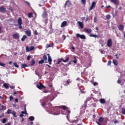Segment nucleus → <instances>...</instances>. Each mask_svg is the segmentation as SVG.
<instances>
[{"instance_id": "052dcab7", "label": "nucleus", "mask_w": 125, "mask_h": 125, "mask_svg": "<svg viewBox=\"0 0 125 125\" xmlns=\"http://www.w3.org/2000/svg\"><path fill=\"white\" fill-rule=\"evenodd\" d=\"M23 116H24V114H22L21 113V114H20V117H21V118H22Z\"/></svg>"}, {"instance_id": "39448f33", "label": "nucleus", "mask_w": 125, "mask_h": 125, "mask_svg": "<svg viewBox=\"0 0 125 125\" xmlns=\"http://www.w3.org/2000/svg\"><path fill=\"white\" fill-rule=\"evenodd\" d=\"M77 38H80L82 40H85V36L84 35H81L79 33L76 34Z\"/></svg>"}, {"instance_id": "20e7f679", "label": "nucleus", "mask_w": 125, "mask_h": 125, "mask_svg": "<svg viewBox=\"0 0 125 125\" xmlns=\"http://www.w3.org/2000/svg\"><path fill=\"white\" fill-rule=\"evenodd\" d=\"M113 45V41L112 39H108L107 42V46L108 47H111Z\"/></svg>"}, {"instance_id": "c756f323", "label": "nucleus", "mask_w": 125, "mask_h": 125, "mask_svg": "<svg viewBox=\"0 0 125 125\" xmlns=\"http://www.w3.org/2000/svg\"><path fill=\"white\" fill-rule=\"evenodd\" d=\"M122 115H125V108H122Z\"/></svg>"}, {"instance_id": "6ab92c4d", "label": "nucleus", "mask_w": 125, "mask_h": 125, "mask_svg": "<svg viewBox=\"0 0 125 125\" xmlns=\"http://www.w3.org/2000/svg\"><path fill=\"white\" fill-rule=\"evenodd\" d=\"M3 86H4V88H6V89H8L9 88V85L7 84L6 83H4L3 84Z\"/></svg>"}, {"instance_id": "c9c22d12", "label": "nucleus", "mask_w": 125, "mask_h": 125, "mask_svg": "<svg viewBox=\"0 0 125 125\" xmlns=\"http://www.w3.org/2000/svg\"><path fill=\"white\" fill-rule=\"evenodd\" d=\"M14 66L15 67H17V68H19V65H18V64H17V62H14Z\"/></svg>"}, {"instance_id": "e2e57ef3", "label": "nucleus", "mask_w": 125, "mask_h": 125, "mask_svg": "<svg viewBox=\"0 0 125 125\" xmlns=\"http://www.w3.org/2000/svg\"><path fill=\"white\" fill-rule=\"evenodd\" d=\"M100 51L101 53H102V54H103L104 53L102 50H100Z\"/></svg>"}, {"instance_id": "a19ab883", "label": "nucleus", "mask_w": 125, "mask_h": 125, "mask_svg": "<svg viewBox=\"0 0 125 125\" xmlns=\"http://www.w3.org/2000/svg\"><path fill=\"white\" fill-rule=\"evenodd\" d=\"M78 122H79V120H73V121H72V123L73 124H77V123H78Z\"/></svg>"}, {"instance_id": "6e6552de", "label": "nucleus", "mask_w": 125, "mask_h": 125, "mask_svg": "<svg viewBox=\"0 0 125 125\" xmlns=\"http://www.w3.org/2000/svg\"><path fill=\"white\" fill-rule=\"evenodd\" d=\"M13 38L15 40H19V39L20 38V36H19V34L14 33L13 34Z\"/></svg>"}, {"instance_id": "3c124183", "label": "nucleus", "mask_w": 125, "mask_h": 125, "mask_svg": "<svg viewBox=\"0 0 125 125\" xmlns=\"http://www.w3.org/2000/svg\"><path fill=\"white\" fill-rule=\"evenodd\" d=\"M93 85H94V86H95V85H98V83H97V82H94V83H93Z\"/></svg>"}, {"instance_id": "bf43d9fd", "label": "nucleus", "mask_w": 125, "mask_h": 125, "mask_svg": "<svg viewBox=\"0 0 125 125\" xmlns=\"http://www.w3.org/2000/svg\"><path fill=\"white\" fill-rule=\"evenodd\" d=\"M106 18L109 20V19H111V16H106Z\"/></svg>"}, {"instance_id": "a878e982", "label": "nucleus", "mask_w": 125, "mask_h": 125, "mask_svg": "<svg viewBox=\"0 0 125 125\" xmlns=\"http://www.w3.org/2000/svg\"><path fill=\"white\" fill-rule=\"evenodd\" d=\"M43 60L44 61H47V57L46 56V55H44L43 56Z\"/></svg>"}, {"instance_id": "ea45409f", "label": "nucleus", "mask_w": 125, "mask_h": 125, "mask_svg": "<svg viewBox=\"0 0 125 125\" xmlns=\"http://www.w3.org/2000/svg\"><path fill=\"white\" fill-rule=\"evenodd\" d=\"M34 35H35L36 36H38V35H39V33H38V31H37V30H36L34 32Z\"/></svg>"}, {"instance_id": "2f4dec72", "label": "nucleus", "mask_w": 125, "mask_h": 125, "mask_svg": "<svg viewBox=\"0 0 125 125\" xmlns=\"http://www.w3.org/2000/svg\"><path fill=\"white\" fill-rule=\"evenodd\" d=\"M74 59L75 60L73 61L72 62H73V63H74L75 64H77V62H78V60H77V58H76V57H74Z\"/></svg>"}, {"instance_id": "a18cd8bd", "label": "nucleus", "mask_w": 125, "mask_h": 125, "mask_svg": "<svg viewBox=\"0 0 125 125\" xmlns=\"http://www.w3.org/2000/svg\"><path fill=\"white\" fill-rule=\"evenodd\" d=\"M7 114H11V110L8 109V111H7Z\"/></svg>"}, {"instance_id": "ddd939ff", "label": "nucleus", "mask_w": 125, "mask_h": 125, "mask_svg": "<svg viewBox=\"0 0 125 125\" xmlns=\"http://www.w3.org/2000/svg\"><path fill=\"white\" fill-rule=\"evenodd\" d=\"M25 34L28 36V37H31L32 33L31 32V30H26L25 31Z\"/></svg>"}, {"instance_id": "4468645a", "label": "nucleus", "mask_w": 125, "mask_h": 125, "mask_svg": "<svg viewBox=\"0 0 125 125\" xmlns=\"http://www.w3.org/2000/svg\"><path fill=\"white\" fill-rule=\"evenodd\" d=\"M50 100V98L49 97V96H47V97H44V101H45V102H48V101H49Z\"/></svg>"}, {"instance_id": "7c9ffc66", "label": "nucleus", "mask_w": 125, "mask_h": 125, "mask_svg": "<svg viewBox=\"0 0 125 125\" xmlns=\"http://www.w3.org/2000/svg\"><path fill=\"white\" fill-rule=\"evenodd\" d=\"M11 114L15 117V118H17V116H16V112L15 111H13L11 112Z\"/></svg>"}, {"instance_id": "5fc2aeb1", "label": "nucleus", "mask_w": 125, "mask_h": 125, "mask_svg": "<svg viewBox=\"0 0 125 125\" xmlns=\"http://www.w3.org/2000/svg\"><path fill=\"white\" fill-rule=\"evenodd\" d=\"M115 57H116V59H119V57L118 56V54H116L115 55Z\"/></svg>"}, {"instance_id": "774afa93", "label": "nucleus", "mask_w": 125, "mask_h": 125, "mask_svg": "<svg viewBox=\"0 0 125 125\" xmlns=\"http://www.w3.org/2000/svg\"><path fill=\"white\" fill-rule=\"evenodd\" d=\"M88 20H89V18H87L86 19V21H88Z\"/></svg>"}, {"instance_id": "72a5a7b5", "label": "nucleus", "mask_w": 125, "mask_h": 125, "mask_svg": "<svg viewBox=\"0 0 125 125\" xmlns=\"http://www.w3.org/2000/svg\"><path fill=\"white\" fill-rule=\"evenodd\" d=\"M43 18L45 19V23L47 24V22H48V19H47V18H46L45 17H44Z\"/></svg>"}, {"instance_id": "79ce46f5", "label": "nucleus", "mask_w": 125, "mask_h": 125, "mask_svg": "<svg viewBox=\"0 0 125 125\" xmlns=\"http://www.w3.org/2000/svg\"><path fill=\"white\" fill-rule=\"evenodd\" d=\"M32 58V57L30 55L28 56L27 57V60L29 61Z\"/></svg>"}, {"instance_id": "4d7b16f0", "label": "nucleus", "mask_w": 125, "mask_h": 125, "mask_svg": "<svg viewBox=\"0 0 125 125\" xmlns=\"http://www.w3.org/2000/svg\"><path fill=\"white\" fill-rule=\"evenodd\" d=\"M43 92L44 93H47V92H48V90H44L43 91Z\"/></svg>"}, {"instance_id": "49530a36", "label": "nucleus", "mask_w": 125, "mask_h": 125, "mask_svg": "<svg viewBox=\"0 0 125 125\" xmlns=\"http://www.w3.org/2000/svg\"><path fill=\"white\" fill-rule=\"evenodd\" d=\"M81 2L82 4H84L85 3V0H81Z\"/></svg>"}, {"instance_id": "864d4df0", "label": "nucleus", "mask_w": 125, "mask_h": 125, "mask_svg": "<svg viewBox=\"0 0 125 125\" xmlns=\"http://www.w3.org/2000/svg\"><path fill=\"white\" fill-rule=\"evenodd\" d=\"M28 16H33V13H29L28 14Z\"/></svg>"}, {"instance_id": "8fccbe9b", "label": "nucleus", "mask_w": 125, "mask_h": 125, "mask_svg": "<svg viewBox=\"0 0 125 125\" xmlns=\"http://www.w3.org/2000/svg\"><path fill=\"white\" fill-rule=\"evenodd\" d=\"M13 100V97L12 96H10V101Z\"/></svg>"}, {"instance_id": "338daca9", "label": "nucleus", "mask_w": 125, "mask_h": 125, "mask_svg": "<svg viewBox=\"0 0 125 125\" xmlns=\"http://www.w3.org/2000/svg\"><path fill=\"white\" fill-rule=\"evenodd\" d=\"M114 123L115 124H117V123H118V121L117 120H115V121H114Z\"/></svg>"}, {"instance_id": "9b49d317", "label": "nucleus", "mask_w": 125, "mask_h": 125, "mask_svg": "<svg viewBox=\"0 0 125 125\" xmlns=\"http://www.w3.org/2000/svg\"><path fill=\"white\" fill-rule=\"evenodd\" d=\"M118 29L120 31H124V29H125V26L123 24H120L118 26Z\"/></svg>"}, {"instance_id": "f03ea898", "label": "nucleus", "mask_w": 125, "mask_h": 125, "mask_svg": "<svg viewBox=\"0 0 125 125\" xmlns=\"http://www.w3.org/2000/svg\"><path fill=\"white\" fill-rule=\"evenodd\" d=\"M36 86L37 88H39V89H44L45 88V86L43 85L41 82L39 83V84H37Z\"/></svg>"}, {"instance_id": "4c0bfd02", "label": "nucleus", "mask_w": 125, "mask_h": 125, "mask_svg": "<svg viewBox=\"0 0 125 125\" xmlns=\"http://www.w3.org/2000/svg\"><path fill=\"white\" fill-rule=\"evenodd\" d=\"M69 84H70V80H68L66 81L65 85H68Z\"/></svg>"}, {"instance_id": "f3484780", "label": "nucleus", "mask_w": 125, "mask_h": 125, "mask_svg": "<svg viewBox=\"0 0 125 125\" xmlns=\"http://www.w3.org/2000/svg\"><path fill=\"white\" fill-rule=\"evenodd\" d=\"M67 25V21H63L61 25V27H62V28H63V27H65V26H66Z\"/></svg>"}, {"instance_id": "680f3d73", "label": "nucleus", "mask_w": 125, "mask_h": 125, "mask_svg": "<svg viewBox=\"0 0 125 125\" xmlns=\"http://www.w3.org/2000/svg\"><path fill=\"white\" fill-rule=\"evenodd\" d=\"M8 9H9V10H11V11H12V8H11V7H9L8 8Z\"/></svg>"}, {"instance_id": "473e14b6", "label": "nucleus", "mask_w": 125, "mask_h": 125, "mask_svg": "<svg viewBox=\"0 0 125 125\" xmlns=\"http://www.w3.org/2000/svg\"><path fill=\"white\" fill-rule=\"evenodd\" d=\"M47 15V13L46 12V11L44 10L42 14V16H46Z\"/></svg>"}, {"instance_id": "b1692460", "label": "nucleus", "mask_w": 125, "mask_h": 125, "mask_svg": "<svg viewBox=\"0 0 125 125\" xmlns=\"http://www.w3.org/2000/svg\"><path fill=\"white\" fill-rule=\"evenodd\" d=\"M30 64L31 66L35 65V64H36V61L32 59L30 62Z\"/></svg>"}, {"instance_id": "f257e3e1", "label": "nucleus", "mask_w": 125, "mask_h": 125, "mask_svg": "<svg viewBox=\"0 0 125 125\" xmlns=\"http://www.w3.org/2000/svg\"><path fill=\"white\" fill-rule=\"evenodd\" d=\"M22 24H23L22 19L21 18H19L18 20V26L20 30L23 28V27H22Z\"/></svg>"}, {"instance_id": "58836bf2", "label": "nucleus", "mask_w": 125, "mask_h": 125, "mask_svg": "<svg viewBox=\"0 0 125 125\" xmlns=\"http://www.w3.org/2000/svg\"><path fill=\"white\" fill-rule=\"evenodd\" d=\"M111 64H112V61H109L107 63V66H111Z\"/></svg>"}, {"instance_id": "aec40b11", "label": "nucleus", "mask_w": 125, "mask_h": 125, "mask_svg": "<svg viewBox=\"0 0 125 125\" xmlns=\"http://www.w3.org/2000/svg\"><path fill=\"white\" fill-rule=\"evenodd\" d=\"M112 62L115 65V66H118V61H117V60H113Z\"/></svg>"}, {"instance_id": "393cba45", "label": "nucleus", "mask_w": 125, "mask_h": 125, "mask_svg": "<svg viewBox=\"0 0 125 125\" xmlns=\"http://www.w3.org/2000/svg\"><path fill=\"white\" fill-rule=\"evenodd\" d=\"M53 45H54V44L53 43H52V45L49 44H46V47L47 48H48L49 47H51L52 46H53Z\"/></svg>"}, {"instance_id": "4be33fe9", "label": "nucleus", "mask_w": 125, "mask_h": 125, "mask_svg": "<svg viewBox=\"0 0 125 125\" xmlns=\"http://www.w3.org/2000/svg\"><path fill=\"white\" fill-rule=\"evenodd\" d=\"M100 103H101V104H104V103H105V99H100Z\"/></svg>"}, {"instance_id": "f8f14e48", "label": "nucleus", "mask_w": 125, "mask_h": 125, "mask_svg": "<svg viewBox=\"0 0 125 125\" xmlns=\"http://www.w3.org/2000/svg\"><path fill=\"white\" fill-rule=\"evenodd\" d=\"M110 2L111 3H114V4H118L119 3V0H110Z\"/></svg>"}, {"instance_id": "412c9836", "label": "nucleus", "mask_w": 125, "mask_h": 125, "mask_svg": "<svg viewBox=\"0 0 125 125\" xmlns=\"http://www.w3.org/2000/svg\"><path fill=\"white\" fill-rule=\"evenodd\" d=\"M27 39V36L23 35V37L21 39V42H24L25 40Z\"/></svg>"}, {"instance_id": "1a4fd4ad", "label": "nucleus", "mask_w": 125, "mask_h": 125, "mask_svg": "<svg viewBox=\"0 0 125 125\" xmlns=\"http://www.w3.org/2000/svg\"><path fill=\"white\" fill-rule=\"evenodd\" d=\"M96 5V3L95 1L92 2L91 7H90L89 10H92L93 8L95 7V5Z\"/></svg>"}, {"instance_id": "69168bd1", "label": "nucleus", "mask_w": 125, "mask_h": 125, "mask_svg": "<svg viewBox=\"0 0 125 125\" xmlns=\"http://www.w3.org/2000/svg\"><path fill=\"white\" fill-rule=\"evenodd\" d=\"M15 101L16 102H18V99H15Z\"/></svg>"}, {"instance_id": "bb28decb", "label": "nucleus", "mask_w": 125, "mask_h": 125, "mask_svg": "<svg viewBox=\"0 0 125 125\" xmlns=\"http://www.w3.org/2000/svg\"><path fill=\"white\" fill-rule=\"evenodd\" d=\"M61 108H62L63 110H68V108H67V107H66V106L65 105H62L61 106Z\"/></svg>"}, {"instance_id": "c85d7f7f", "label": "nucleus", "mask_w": 125, "mask_h": 125, "mask_svg": "<svg viewBox=\"0 0 125 125\" xmlns=\"http://www.w3.org/2000/svg\"><path fill=\"white\" fill-rule=\"evenodd\" d=\"M29 120H30V121L31 122H33V121H34L35 120V117H34V116H30L29 118Z\"/></svg>"}, {"instance_id": "0e129e2a", "label": "nucleus", "mask_w": 125, "mask_h": 125, "mask_svg": "<svg viewBox=\"0 0 125 125\" xmlns=\"http://www.w3.org/2000/svg\"><path fill=\"white\" fill-rule=\"evenodd\" d=\"M58 63H61V62H62L61 61V59H59L58 61Z\"/></svg>"}, {"instance_id": "6e6d98bb", "label": "nucleus", "mask_w": 125, "mask_h": 125, "mask_svg": "<svg viewBox=\"0 0 125 125\" xmlns=\"http://www.w3.org/2000/svg\"><path fill=\"white\" fill-rule=\"evenodd\" d=\"M117 83H122V81L120 80H118L117 81Z\"/></svg>"}, {"instance_id": "a211bd4d", "label": "nucleus", "mask_w": 125, "mask_h": 125, "mask_svg": "<svg viewBox=\"0 0 125 125\" xmlns=\"http://www.w3.org/2000/svg\"><path fill=\"white\" fill-rule=\"evenodd\" d=\"M78 23L80 28H81V29H83V23L81 21H78Z\"/></svg>"}, {"instance_id": "423d86ee", "label": "nucleus", "mask_w": 125, "mask_h": 125, "mask_svg": "<svg viewBox=\"0 0 125 125\" xmlns=\"http://www.w3.org/2000/svg\"><path fill=\"white\" fill-rule=\"evenodd\" d=\"M70 6H71V1H70V0H67L65 3L64 8L70 7Z\"/></svg>"}, {"instance_id": "c03bdc74", "label": "nucleus", "mask_w": 125, "mask_h": 125, "mask_svg": "<svg viewBox=\"0 0 125 125\" xmlns=\"http://www.w3.org/2000/svg\"><path fill=\"white\" fill-rule=\"evenodd\" d=\"M0 66H1L2 67H3L4 66H5V64L2 63V62H0Z\"/></svg>"}, {"instance_id": "2eb2a0df", "label": "nucleus", "mask_w": 125, "mask_h": 125, "mask_svg": "<svg viewBox=\"0 0 125 125\" xmlns=\"http://www.w3.org/2000/svg\"><path fill=\"white\" fill-rule=\"evenodd\" d=\"M84 31H85V32H86L88 34H91V32H92V30L90 29H88V28H84Z\"/></svg>"}, {"instance_id": "0eeeda50", "label": "nucleus", "mask_w": 125, "mask_h": 125, "mask_svg": "<svg viewBox=\"0 0 125 125\" xmlns=\"http://www.w3.org/2000/svg\"><path fill=\"white\" fill-rule=\"evenodd\" d=\"M47 55H48V62H49V65H51L52 64V59H51V57H50L49 54H47Z\"/></svg>"}, {"instance_id": "f704fd0d", "label": "nucleus", "mask_w": 125, "mask_h": 125, "mask_svg": "<svg viewBox=\"0 0 125 125\" xmlns=\"http://www.w3.org/2000/svg\"><path fill=\"white\" fill-rule=\"evenodd\" d=\"M7 121V120L5 118H3L2 119V124H5V123H6V121Z\"/></svg>"}, {"instance_id": "09e8293b", "label": "nucleus", "mask_w": 125, "mask_h": 125, "mask_svg": "<svg viewBox=\"0 0 125 125\" xmlns=\"http://www.w3.org/2000/svg\"><path fill=\"white\" fill-rule=\"evenodd\" d=\"M45 105H46L45 102H43L42 103V106H45Z\"/></svg>"}, {"instance_id": "37998d69", "label": "nucleus", "mask_w": 125, "mask_h": 125, "mask_svg": "<svg viewBox=\"0 0 125 125\" xmlns=\"http://www.w3.org/2000/svg\"><path fill=\"white\" fill-rule=\"evenodd\" d=\"M10 88H11V89H14V88H15V86H14V85H10Z\"/></svg>"}, {"instance_id": "de8ad7c7", "label": "nucleus", "mask_w": 125, "mask_h": 125, "mask_svg": "<svg viewBox=\"0 0 125 125\" xmlns=\"http://www.w3.org/2000/svg\"><path fill=\"white\" fill-rule=\"evenodd\" d=\"M1 111H4V110H5V109L4 108V106H3V105H1Z\"/></svg>"}, {"instance_id": "dca6fc26", "label": "nucleus", "mask_w": 125, "mask_h": 125, "mask_svg": "<svg viewBox=\"0 0 125 125\" xmlns=\"http://www.w3.org/2000/svg\"><path fill=\"white\" fill-rule=\"evenodd\" d=\"M5 11H6V9H5V8L1 6L0 7V12H5Z\"/></svg>"}, {"instance_id": "603ef678", "label": "nucleus", "mask_w": 125, "mask_h": 125, "mask_svg": "<svg viewBox=\"0 0 125 125\" xmlns=\"http://www.w3.org/2000/svg\"><path fill=\"white\" fill-rule=\"evenodd\" d=\"M25 3H26V4H27V5H29V6L30 5V2L26 1H25Z\"/></svg>"}, {"instance_id": "cd10ccee", "label": "nucleus", "mask_w": 125, "mask_h": 125, "mask_svg": "<svg viewBox=\"0 0 125 125\" xmlns=\"http://www.w3.org/2000/svg\"><path fill=\"white\" fill-rule=\"evenodd\" d=\"M26 67H28V65H27V64H21V68H25Z\"/></svg>"}, {"instance_id": "5701e85b", "label": "nucleus", "mask_w": 125, "mask_h": 125, "mask_svg": "<svg viewBox=\"0 0 125 125\" xmlns=\"http://www.w3.org/2000/svg\"><path fill=\"white\" fill-rule=\"evenodd\" d=\"M43 63H47V62H44L43 60H41L39 61V64H43Z\"/></svg>"}, {"instance_id": "9d476101", "label": "nucleus", "mask_w": 125, "mask_h": 125, "mask_svg": "<svg viewBox=\"0 0 125 125\" xmlns=\"http://www.w3.org/2000/svg\"><path fill=\"white\" fill-rule=\"evenodd\" d=\"M61 60L62 62L66 63V62H68V61H69V56H66L65 60H64L63 58L61 59Z\"/></svg>"}, {"instance_id": "7ed1b4c3", "label": "nucleus", "mask_w": 125, "mask_h": 125, "mask_svg": "<svg viewBox=\"0 0 125 125\" xmlns=\"http://www.w3.org/2000/svg\"><path fill=\"white\" fill-rule=\"evenodd\" d=\"M35 49V46H31L30 48L29 46H26V52H30V51H32Z\"/></svg>"}, {"instance_id": "e433bc0d", "label": "nucleus", "mask_w": 125, "mask_h": 125, "mask_svg": "<svg viewBox=\"0 0 125 125\" xmlns=\"http://www.w3.org/2000/svg\"><path fill=\"white\" fill-rule=\"evenodd\" d=\"M89 36H90V37H93V38L97 37V35H94V34H90Z\"/></svg>"}, {"instance_id": "13d9d810", "label": "nucleus", "mask_w": 125, "mask_h": 125, "mask_svg": "<svg viewBox=\"0 0 125 125\" xmlns=\"http://www.w3.org/2000/svg\"><path fill=\"white\" fill-rule=\"evenodd\" d=\"M21 114H22V115H23V114H27V112L26 111H22Z\"/></svg>"}]
</instances>
